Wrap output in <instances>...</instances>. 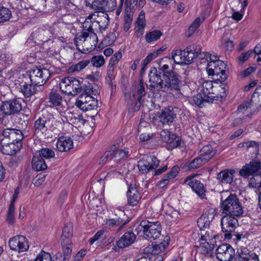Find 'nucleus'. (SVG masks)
<instances>
[{
  "label": "nucleus",
  "instance_id": "nucleus-1",
  "mask_svg": "<svg viewBox=\"0 0 261 261\" xmlns=\"http://www.w3.org/2000/svg\"><path fill=\"white\" fill-rule=\"evenodd\" d=\"M150 86L161 89L163 91H169L170 94L175 99H181L184 95L181 92V81L178 75L173 71L158 74L156 68H150L149 74Z\"/></svg>",
  "mask_w": 261,
  "mask_h": 261
},
{
  "label": "nucleus",
  "instance_id": "nucleus-2",
  "mask_svg": "<svg viewBox=\"0 0 261 261\" xmlns=\"http://www.w3.org/2000/svg\"><path fill=\"white\" fill-rule=\"evenodd\" d=\"M99 93L98 87L95 85H87L75 101L76 106L83 111L95 109L98 106L97 100L93 96Z\"/></svg>",
  "mask_w": 261,
  "mask_h": 261
},
{
  "label": "nucleus",
  "instance_id": "nucleus-3",
  "mask_svg": "<svg viewBox=\"0 0 261 261\" xmlns=\"http://www.w3.org/2000/svg\"><path fill=\"white\" fill-rule=\"evenodd\" d=\"M97 41L98 38L93 29L86 30L83 27L82 33L76 36L74 43L79 51L86 53L93 50Z\"/></svg>",
  "mask_w": 261,
  "mask_h": 261
},
{
  "label": "nucleus",
  "instance_id": "nucleus-4",
  "mask_svg": "<svg viewBox=\"0 0 261 261\" xmlns=\"http://www.w3.org/2000/svg\"><path fill=\"white\" fill-rule=\"evenodd\" d=\"M61 123L51 116H42L37 119L34 122L35 133L37 135L47 137L49 131L57 134L60 132Z\"/></svg>",
  "mask_w": 261,
  "mask_h": 261
},
{
  "label": "nucleus",
  "instance_id": "nucleus-5",
  "mask_svg": "<svg viewBox=\"0 0 261 261\" xmlns=\"http://www.w3.org/2000/svg\"><path fill=\"white\" fill-rule=\"evenodd\" d=\"M200 51V45L192 44L188 46L183 50L180 49L173 50L171 54L172 59L176 64H190L198 55Z\"/></svg>",
  "mask_w": 261,
  "mask_h": 261
},
{
  "label": "nucleus",
  "instance_id": "nucleus-6",
  "mask_svg": "<svg viewBox=\"0 0 261 261\" xmlns=\"http://www.w3.org/2000/svg\"><path fill=\"white\" fill-rule=\"evenodd\" d=\"M109 23L108 15L103 12H95L90 14L83 23V27L86 30L93 29L99 27L100 31L102 33L105 31Z\"/></svg>",
  "mask_w": 261,
  "mask_h": 261
},
{
  "label": "nucleus",
  "instance_id": "nucleus-7",
  "mask_svg": "<svg viewBox=\"0 0 261 261\" xmlns=\"http://www.w3.org/2000/svg\"><path fill=\"white\" fill-rule=\"evenodd\" d=\"M221 209L224 214L240 216L243 213L242 205L238 198L234 194H230L222 201Z\"/></svg>",
  "mask_w": 261,
  "mask_h": 261
},
{
  "label": "nucleus",
  "instance_id": "nucleus-8",
  "mask_svg": "<svg viewBox=\"0 0 261 261\" xmlns=\"http://www.w3.org/2000/svg\"><path fill=\"white\" fill-rule=\"evenodd\" d=\"M138 229L143 232V237L146 240H155L161 233V227L159 222H150L143 221L140 223Z\"/></svg>",
  "mask_w": 261,
  "mask_h": 261
},
{
  "label": "nucleus",
  "instance_id": "nucleus-9",
  "mask_svg": "<svg viewBox=\"0 0 261 261\" xmlns=\"http://www.w3.org/2000/svg\"><path fill=\"white\" fill-rule=\"evenodd\" d=\"M60 90L68 95H76L81 91V85L79 80L73 77L62 79L60 85Z\"/></svg>",
  "mask_w": 261,
  "mask_h": 261
},
{
  "label": "nucleus",
  "instance_id": "nucleus-10",
  "mask_svg": "<svg viewBox=\"0 0 261 261\" xmlns=\"http://www.w3.org/2000/svg\"><path fill=\"white\" fill-rule=\"evenodd\" d=\"M50 76V71L45 68H34L30 72L32 83L38 86L44 85Z\"/></svg>",
  "mask_w": 261,
  "mask_h": 261
},
{
  "label": "nucleus",
  "instance_id": "nucleus-11",
  "mask_svg": "<svg viewBox=\"0 0 261 261\" xmlns=\"http://www.w3.org/2000/svg\"><path fill=\"white\" fill-rule=\"evenodd\" d=\"M129 156V151L127 149H118L117 145H114L110 149L106 151L102 157V161L113 160L118 163L125 160Z\"/></svg>",
  "mask_w": 261,
  "mask_h": 261
},
{
  "label": "nucleus",
  "instance_id": "nucleus-12",
  "mask_svg": "<svg viewBox=\"0 0 261 261\" xmlns=\"http://www.w3.org/2000/svg\"><path fill=\"white\" fill-rule=\"evenodd\" d=\"M226 64L222 61L217 62H208L207 65V72L209 75L219 76L216 79V80L224 81L226 79L225 74Z\"/></svg>",
  "mask_w": 261,
  "mask_h": 261
},
{
  "label": "nucleus",
  "instance_id": "nucleus-13",
  "mask_svg": "<svg viewBox=\"0 0 261 261\" xmlns=\"http://www.w3.org/2000/svg\"><path fill=\"white\" fill-rule=\"evenodd\" d=\"M238 216L225 214L221 220L222 230L225 232V237H230V233L234 230L238 225Z\"/></svg>",
  "mask_w": 261,
  "mask_h": 261
},
{
  "label": "nucleus",
  "instance_id": "nucleus-14",
  "mask_svg": "<svg viewBox=\"0 0 261 261\" xmlns=\"http://www.w3.org/2000/svg\"><path fill=\"white\" fill-rule=\"evenodd\" d=\"M9 246L11 250L18 252L26 251L29 247L28 240L21 235L11 238L9 241Z\"/></svg>",
  "mask_w": 261,
  "mask_h": 261
},
{
  "label": "nucleus",
  "instance_id": "nucleus-15",
  "mask_svg": "<svg viewBox=\"0 0 261 261\" xmlns=\"http://www.w3.org/2000/svg\"><path fill=\"white\" fill-rule=\"evenodd\" d=\"M235 255L234 249L229 244L220 245L216 251V257L220 261H231Z\"/></svg>",
  "mask_w": 261,
  "mask_h": 261
},
{
  "label": "nucleus",
  "instance_id": "nucleus-16",
  "mask_svg": "<svg viewBox=\"0 0 261 261\" xmlns=\"http://www.w3.org/2000/svg\"><path fill=\"white\" fill-rule=\"evenodd\" d=\"M216 235L211 230H207L204 234H201L200 248L204 253H208L214 248L216 244Z\"/></svg>",
  "mask_w": 261,
  "mask_h": 261
},
{
  "label": "nucleus",
  "instance_id": "nucleus-17",
  "mask_svg": "<svg viewBox=\"0 0 261 261\" xmlns=\"http://www.w3.org/2000/svg\"><path fill=\"white\" fill-rule=\"evenodd\" d=\"M216 86L213 85V82L211 81H206L202 83L200 92L205 96L206 100L213 102L216 97H220L218 93L216 92Z\"/></svg>",
  "mask_w": 261,
  "mask_h": 261
},
{
  "label": "nucleus",
  "instance_id": "nucleus-18",
  "mask_svg": "<svg viewBox=\"0 0 261 261\" xmlns=\"http://www.w3.org/2000/svg\"><path fill=\"white\" fill-rule=\"evenodd\" d=\"M160 161L154 156H151L148 160L142 159L138 163V167L140 172L145 173L156 168L159 165Z\"/></svg>",
  "mask_w": 261,
  "mask_h": 261
},
{
  "label": "nucleus",
  "instance_id": "nucleus-19",
  "mask_svg": "<svg viewBox=\"0 0 261 261\" xmlns=\"http://www.w3.org/2000/svg\"><path fill=\"white\" fill-rule=\"evenodd\" d=\"M261 170V162L258 160L251 161L240 170V174L243 177H247L254 173L258 174Z\"/></svg>",
  "mask_w": 261,
  "mask_h": 261
},
{
  "label": "nucleus",
  "instance_id": "nucleus-20",
  "mask_svg": "<svg viewBox=\"0 0 261 261\" xmlns=\"http://www.w3.org/2000/svg\"><path fill=\"white\" fill-rule=\"evenodd\" d=\"M22 109L20 100L13 99L2 103L3 113L6 115H11L19 112Z\"/></svg>",
  "mask_w": 261,
  "mask_h": 261
},
{
  "label": "nucleus",
  "instance_id": "nucleus-21",
  "mask_svg": "<svg viewBox=\"0 0 261 261\" xmlns=\"http://www.w3.org/2000/svg\"><path fill=\"white\" fill-rule=\"evenodd\" d=\"M132 96H130V100L133 101L137 99L136 107L138 109L141 105L142 97L145 95V86L142 80H140L139 83L133 87L131 92Z\"/></svg>",
  "mask_w": 261,
  "mask_h": 261
},
{
  "label": "nucleus",
  "instance_id": "nucleus-22",
  "mask_svg": "<svg viewBox=\"0 0 261 261\" xmlns=\"http://www.w3.org/2000/svg\"><path fill=\"white\" fill-rule=\"evenodd\" d=\"M237 253L239 261H259L258 256L246 247H240Z\"/></svg>",
  "mask_w": 261,
  "mask_h": 261
},
{
  "label": "nucleus",
  "instance_id": "nucleus-23",
  "mask_svg": "<svg viewBox=\"0 0 261 261\" xmlns=\"http://www.w3.org/2000/svg\"><path fill=\"white\" fill-rule=\"evenodd\" d=\"M127 195L128 203L131 206L137 205L141 198L140 191L135 185H130Z\"/></svg>",
  "mask_w": 261,
  "mask_h": 261
},
{
  "label": "nucleus",
  "instance_id": "nucleus-24",
  "mask_svg": "<svg viewBox=\"0 0 261 261\" xmlns=\"http://www.w3.org/2000/svg\"><path fill=\"white\" fill-rule=\"evenodd\" d=\"M184 184L189 186L199 196L203 197L205 190L202 184L193 177H188L184 180Z\"/></svg>",
  "mask_w": 261,
  "mask_h": 261
},
{
  "label": "nucleus",
  "instance_id": "nucleus-25",
  "mask_svg": "<svg viewBox=\"0 0 261 261\" xmlns=\"http://www.w3.org/2000/svg\"><path fill=\"white\" fill-rule=\"evenodd\" d=\"M146 25L145 12L142 11L135 22V31L137 37L143 34Z\"/></svg>",
  "mask_w": 261,
  "mask_h": 261
},
{
  "label": "nucleus",
  "instance_id": "nucleus-26",
  "mask_svg": "<svg viewBox=\"0 0 261 261\" xmlns=\"http://www.w3.org/2000/svg\"><path fill=\"white\" fill-rule=\"evenodd\" d=\"M160 135L163 142L171 144L173 147H177L180 144L179 139L176 140V136L167 129L162 130Z\"/></svg>",
  "mask_w": 261,
  "mask_h": 261
},
{
  "label": "nucleus",
  "instance_id": "nucleus-27",
  "mask_svg": "<svg viewBox=\"0 0 261 261\" xmlns=\"http://www.w3.org/2000/svg\"><path fill=\"white\" fill-rule=\"evenodd\" d=\"M56 147L60 151H68L73 147L72 140L68 137H61L57 141Z\"/></svg>",
  "mask_w": 261,
  "mask_h": 261
},
{
  "label": "nucleus",
  "instance_id": "nucleus-28",
  "mask_svg": "<svg viewBox=\"0 0 261 261\" xmlns=\"http://www.w3.org/2000/svg\"><path fill=\"white\" fill-rule=\"evenodd\" d=\"M136 239L135 234L132 232H125L117 241V246L123 248L130 245Z\"/></svg>",
  "mask_w": 261,
  "mask_h": 261
},
{
  "label": "nucleus",
  "instance_id": "nucleus-29",
  "mask_svg": "<svg viewBox=\"0 0 261 261\" xmlns=\"http://www.w3.org/2000/svg\"><path fill=\"white\" fill-rule=\"evenodd\" d=\"M15 132L11 129H6L0 134V145L4 146L8 142L15 141V140H19L20 138H17Z\"/></svg>",
  "mask_w": 261,
  "mask_h": 261
},
{
  "label": "nucleus",
  "instance_id": "nucleus-30",
  "mask_svg": "<svg viewBox=\"0 0 261 261\" xmlns=\"http://www.w3.org/2000/svg\"><path fill=\"white\" fill-rule=\"evenodd\" d=\"M176 116V114L172 109H165L162 111L159 118L163 124H169L173 122Z\"/></svg>",
  "mask_w": 261,
  "mask_h": 261
},
{
  "label": "nucleus",
  "instance_id": "nucleus-31",
  "mask_svg": "<svg viewBox=\"0 0 261 261\" xmlns=\"http://www.w3.org/2000/svg\"><path fill=\"white\" fill-rule=\"evenodd\" d=\"M235 170L226 169L219 172L217 178L223 184H230L232 182Z\"/></svg>",
  "mask_w": 261,
  "mask_h": 261
},
{
  "label": "nucleus",
  "instance_id": "nucleus-32",
  "mask_svg": "<svg viewBox=\"0 0 261 261\" xmlns=\"http://www.w3.org/2000/svg\"><path fill=\"white\" fill-rule=\"evenodd\" d=\"M125 223L120 217L106 219L104 220L105 227L109 229L117 228L118 230L121 229Z\"/></svg>",
  "mask_w": 261,
  "mask_h": 261
},
{
  "label": "nucleus",
  "instance_id": "nucleus-33",
  "mask_svg": "<svg viewBox=\"0 0 261 261\" xmlns=\"http://www.w3.org/2000/svg\"><path fill=\"white\" fill-rule=\"evenodd\" d=\"M215 154V151L212 146L207 145L203 146L199 151V155L206 163L209 161Z\"/></svg>",
  "mask_w": 261,
  "mask_h": 261
},
{
  "label": "nucleus",
  "instance_id": "nucleus-34",
  "mask_svg": "<svg viewBox=\"0 0 261 261\" xmlns=\"http://www.w3.org/2000/svg\"><path fill=\"white\" fill-rule=\"evenodd\" d=\"M168 243L166 242L160 243L157 245L148 246L145 248L144 251L147 253L151 254H158L163 251L166 247L168 246Z\"/></svg>",
  "mask_w": 261,
  "mask_h": 261
},
{
  "label": "nucleus",
  "instance_id": "nucleus-35",
  "mask_svg": "<svg viewBox=\"0 0 261 261\" xmlns=\"http://www.w3.org/2000/svg\"><path fill=\"white\" fill-rule=\"evenodd\" d=\"M49 102L51 104V106L58 109V107L62 106L63 98L58 93L51 91L49 96Z\"/></svg>",
  "mask_w": 261,
  "mask_h": 261
},
{
  "label": "nucleus",
  "instance_id": "nucleus-36",
  "mask_svg": "<svg viewBox=\"0 0 261 261\" xmlns=\"http://www.w3.org/2000/svg\"><path fill=\"white\" fill-rule=\"evenodd\" d=\"M32 167L37 171H41L47 168V165L43 159L39 156H34L32 159Z\"/></svg>",
  "mask_w": 261,
  "mask_h": 261
},
{
  "label": "nucleus",
  "instance_id": "nucleus-37",
  "mask_svg": "<svg viewBox=\"0 0 261 261\" xmlns=\"http://www.w3.org/2000/svg\"><path fill=\"white\" fill-rule=\"evenodd\" d=\"M238 1L241 4V10L234 11L232 15V18L237 21L241 20L242 19L244 9L248 5V0H238Z\"/></svg>",
  "mask_w": 261,
  "mask_h": 261
},
{
  "label": "nucleus",
  "instance_id": "nucleus-38",
  "mask_svg": "<svg viewBox=\"0 0 261 261\" xmlns=\"http://www.w3.org/2000/svg\"><path fill=\"white\" fill-rule=\"evenodd\" d=\"M89 63V60H82L77 64L70 66L68 69V72L69 73L79 72L84 69Z\"/></svg>",
  "mask_w": 261,
  "mask_h": 261
},
{
  "label": "nucleus",
  "instance_id": "nucleus-39",
  "mask_svg": "<svg viewBox=\"0 0 261 261\" xmlns=\"http://www.w3.org/2000/svg\"><path fill=\"white\" fill-rule=\"evenodd\" d=\"M163 35V33L160 30H154L147 33L145 35V40L147 43H151L157 41Z\"/></svg>",
  "mask_w": 261,
  "mask_h": 261
},
{
  "label": "nucleus",
  "instance_id": "nucleus-40",
  "mask_svg": "<svg viewBox=\"0 0 261 261\" xmlns=\"http://www.w3.org/2000/svg\"><path fill=\"white\" fill-rule=\"evenodd\" d=\"M20 92L27 97H30L36 92L35 86L32 84H24L20 87Z\"/></svg>",
  "mask_w": 261,
  "mask_h": 261
},
{
  "label": "nucleus",
  "instance_id": "nucleus-41",
  "mask_svg": "<svg viewBox=\"0 0 261 261\" xmlns=\"http://www.w3.org/2000/svg\"><path fill=\"white\" fill-rule=\"evenodd\" d=\"M125 14L124 17L123 30L127 32L130 28L133 16V12L128 10H125Z\"/></svg>",
  "mask_w": 261,
  "mask_h": 261
},
{
  "label": "nucleus",
  "instance_id": "nucleus-42",
  "mask_svg": "<svg viewBox=\"0 0 261 261\" xmlns=\"http://www.w3.org/2000/svg\"><path fill=\"white\" fill-rule=\"evenodd\" d=\"M71 241L70 239L62 240V246L63 253L66 254V258H70L71 253Z\"/></svg>",
  "mask_w": 261,
  "mask_h": 261
},
{
  "label": "nucleus",
  "instance_id": "nucleus-43",
  "mask_svg": "<svg viewBox=\"0 0 261 261\" xmlns=\"http://www.w3.org/2000/svg\"><path fill=\"white\" fill-rule=\"evenodd\" d=\"M114 66L111 65H109L108 66L106 80L107 83L108 84L109 86H111L112 88L113 86H115V85L113 82V80L115 77V75L114 74Z\"/></svg>",
  "mask_w": 261,
  "mask_h": 261
},
{
  "label": "nucleus",
  "instance_id": "nucleus-44",
  "mask_svg": "<svg viewBox=\"0 0 261 261\" xmlns=\"http://www.w3.org/2000/svg\"><path fill=\"white\" fill-rule=\"evenodd\" d=\"M73 235V227L71 223L66 224L63 229L62 240L70 239Z\"/></svg>",
  "mask_w": 261,
  "mask_h": 261
},
{
  "label": "nucleus",
  "instance_id": "nucleus-45",
  "mask_svg": "<svg viewBox=\"0 0 261 261\" xmlns=\"http://www.w3.org/2000/svg\"><path fill=\"white\" fill-rule=\"evenodd\" d=\"M85 3L86 6L97 10L102 8L104 0H85Z\"/></svg>",
  "mask_w": 261,
  "mask_h": 261
},
{
  "label": "nucleus",
  "instance_id": "nucleus-46",
  "mask_svg": "<svg viewBox=\"0 0 261 261\" xmlns=\"http://www.w3.org/2000/svg\"><path fill=\"white\" fill-rule=\"evenodd\" d=\"M206 99V97H205L204 95H203L200 92L199 93L197 94L196 95L193 96V101L194 103L199 106V107H203L205 106V104L206 103H210L212 102L211 101H209L207 100H206L205 99Z\"/></svg>",
  "mask_w": 261,
  "mask_h": 261
},
{
  "label": "nucleus",
  "instance_id": "nucleus-47",
  "mask_svg": "<svg viewBox=\"0 0 261 261\" xmlns=\"http://www.w3.org/2000/svg\"><path fill=\"white\" fill-rule=\"evenodd\" d=\"M91 63L93 66L99 68L105 64V60L102 55L94 56L91 58Z\"/></svg>",
  "mask_w": 261,
  "mask_h": 261
},
{
  "label": "nucleus",
  "instance_id": "nucleus-48",
  "mask_svg": "<svg viewBox=\"0 0 261 261\" xmlns=\"http://www.w3.org/2000/svg\"><path fill=\"white\" fill-rule=\"evenodd\" d=\"M39 157L49 159L55 156L54 151L49 148H44L40 149L39 151Z\"/></svg>",
  "mask_w": 261,
  "mask_h": 261
},
{
  "label": "nucleus",
  "instance_id": "nucleus-49",
  "mask_svg": "<svg viewBox=\"0 0 261 261\" xmlns=\"http://www.w3.org/2000/svg\"><path fill=\"white\" fill-rule=\"evenodd\" d=\"M18 149V147L16 146L15 144H10V145L5 146L0 148V150L3 153L7 155H13L15 154Z\"/></svg>",
  "mask_w": 261,
  "mask_h": 261
},
{
  "label": "nucleus",
  "instance_id": "nucleus-50",
  "mask_svg": "<svg viewBox=\"0 0 261 261\" xmlns=\"http://www.w3.org/2000/svg\"><path fill=\"white\" fill-rule=\"evenodd\" d=\"M251 102L261 106V86L256 88L252 97Z\"/></svg>",
  "mask_w": 261,
  "mask_h": 261
},
{
  "label": "nucleus",
  "instance_id": "nucleus-51",
  "mask_svg": "<svg viewBox=\"0 0 261 261\" xmlns=\"http://www.w3.org/2000/svg\"><path fill=\"white\" fill-rule=\"evenodd\" d=\"M75 113L71 112L69 110H66L64 112L60 113L62 120L63 122L70 123Z\"/></svg>",
  "mask_w": 261,
  "mask_h": 261
},
{
  "label": "nucleus",
  "instance_id": "nucleus-52",
  "mask_svg": "<svg viewBox=\"0 0 261 261\" xmlns=\"http://www.w3.org/2000/svg\"><path fill=\"white\" fill-rule=\"evenodd\" d=\"M11 16V12L8 9L0 7V22L8 20Z\"/></svg>",
  "mask_w": 261,
  "mask_h": 261
},
{
  "label": "nucleus",
  "instance_id": "nucleus-53",
  "mask_svg": "<svg viewBox=\"0 0 261 261\" xmlns=\"http://www.w3.org/2000/svg\"><path fill=\"white\" fill-rule=\"evenodd\" d=\"M170 61V59L168 58H164L161 60H158V64L159 65V69L160 70L163 71V73H166L168 71L169 65L167 64L168 62Z\"/></svg>",
  "mask_w": 261,
  "mask_h": 261
},
{
  "label": "nucleus",
  "instance_id": "nucleus-54",
  "mask_svg": "<svg viewBox=\"0 0 261 261\" xmlns=\"http://www.w3.org/2000/svg\"><path fill=\"white\" fill-rule=\"evenodd\" d=\"M205 163H206V162H204L203 159L199 155L198 157L196 158L191 162H190L188 167L189 169H196L201 167Z\"/></svg>",
  "mask_w": 261,
  "mask_h": 261
},
{
  "label": "nucleus",
  "instance_id": "nucleus-55",
  "mask_svg": "<svg viewBox=\"0 0 261 261\" xmlns=\"http://www.w3.org/2000/svg\"><path fill=\"white\" fill-rule=\"evenodd\" d=\"M211 221L202 215L197 220V225L200 230L209 227Z\"/></svg>",
  "mask_w": 261,
  "mask_h": 261
},
{
  "label": "nucleus",
  "instance_id": "nucleus-56",
  "mask_svg": "<svg viewBox=\"0 0 261 261\" xmlns=\"http://www.w3.org/2000/svg\"><path fill=\"white\" fill-rule=\"evenodd\" d=\"M85 122V120L81 115L75 113L70 124L80 127L81 125H83Z\"/></svg>",
  "mask_w": 261,
  "mask_h": 261
},
{
  "label": "nucleus",
  "instance_id": "nucleus-57",
  "mask_svg": "<svg viewBox=\"0 0 261 261\" xmlns=\"http://www.w3.org/2000/svg\"><path fill=\"white\" fill-rule=\"evenodd\" d=\"M216 215V210L214 208L210 207L207 208L205 210L202 216L205 217L206 219H208V220L212 222Z\"/></svg>",
  "mask_w": 261,
  "mask_h": 261
},
{
  "label": "nucleus",
  "instance_id": "nucleus-58",
  "mask_svg": "<svg viewBox=\"0 0 261 261\" xmlns=\"http://www.w3.org/2000/svg\"><path fill=\"white\" fill-rule=\"evenodd\" d=\"M34 261H52V259L49 253L42 251L37 255Z\"/></svg>",
  "mask_w": 261,
  "mask_h": 261
},
{
  "label": "nucleus",
  "instance_id": "nucleus-59",
  "mask_svg": "<svg viewBox=\"0 0 261 261\" xmlns=\"http://www.w3.org/2000/svg\"><path fill=\"white\" fill-rule=\"evenodd\" d=\"M216 87V92L218 93V95L220 96V97H216L215 100H221L226 95L225 92L226 91V87L224 86V84L219 86L217 85Z\"/></svg>",
  "mask_w": 261,
  "mask_h": 261
},
{
  "label": "nucleus",
  "instance_id": "nucleus-60",
  "mask_svg": "<svg viewBox=\"0 0 261 261\" xmlns=\"http://www.w3.org/2000/svg\"><path fill=\"white\" fill-rule=\"evenodd\" d=\"M15 207L13 204H10L7 215V221L9 224H13L14 220Z\"/></svg>",
  "mask_w": 261,
  "mask_h": 261
},
{
  "label": "nucleus",
  "instance_id": "nucleus-61",
  "mask_svg": "<svg viewBox=\"0 0 261 261\" xmlns=\"http://www.w3.org/2000/svg\"><path fill=\"white\" fill-rule=\"evenodd\" d=\"M122 58V54L120 51L116 52L113 56L111 57L110 63L109 65H111L113 66H115L118 62V61Z\"/></svg>",
  "mask_w": 261,
  "mask_h": 261
},
{
  "label": "nucleus",
  "instance_id": "nucleus-62",
  "mask_svg": "<svg viewBox=\"0 0 261 261\" xmlns=\"http://www.w3.org/2000/svg\"><path fill=\"white\" fill-rule=\"evenodd\" d=\"M203 19H201L199 17L196 18L189 28V32L193 33L199 27L200 24L203 21Z\"/></svg>",
  "mask_w": 261,
  "mask_h": 261
},
{
  "label": "nucleus",
  "instance_id": "nucleus-63",
  "mask_svg": "<svg viewBox=\"0 0 261 261\" xmlns=\"http://www.w3.org/2000/svg\"><path fill=\"white\" fill-rule=\"evenodd\" d=\"M157 57L158 53H155V52L149 54L143 61V67L142 69H143L144 68L147 66L149 63H150L153 59L156 58Z\"/></svg>",
  "mask_w": 261,
  "mask_h": 261
},
{
  "label": "nucleus",
  "instance_id": "nucleus-64",
  "mask_svg": "<svg viewBox=\"0 0 261 261\" xmlns=\"http://www.w3.org/2000/svg\"><path fill=\"white\" fill-rule=\"evenodd\" d=\"M44 180V175H38L33 179V182L35 186H39L43 183Z\"/></svg>",
  "mask_w": 261,
  "mask_h": 261
}]
</instances>
